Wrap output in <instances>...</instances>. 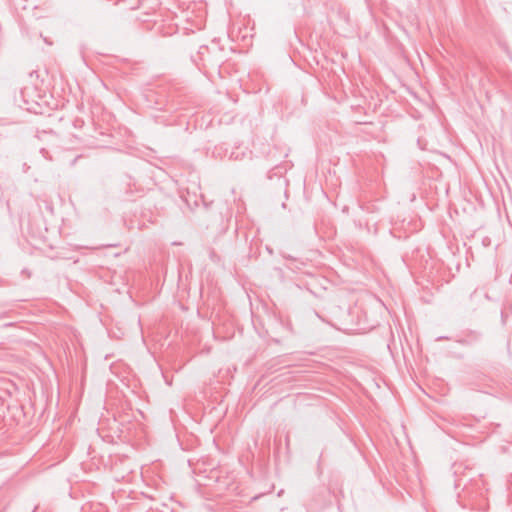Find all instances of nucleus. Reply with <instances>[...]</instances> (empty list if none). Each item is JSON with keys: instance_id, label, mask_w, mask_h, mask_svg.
<instances>
[{"instance_id": "f257e3e1", "label": "nucleus", "mask_w": 512, "mask_h": 512, "mask_svg": "<svg viewBox=\"0 0 512 512\" xmlns=\"http://www.w3.org/2000/svg\"><path fill=\"white\" fill-rule=\"evenodd\" d=\"M458 342H459V343H461V344H467V343H468V341H467V340H465V339H461V340H459Z\"/></svg>"}]
</instances>
